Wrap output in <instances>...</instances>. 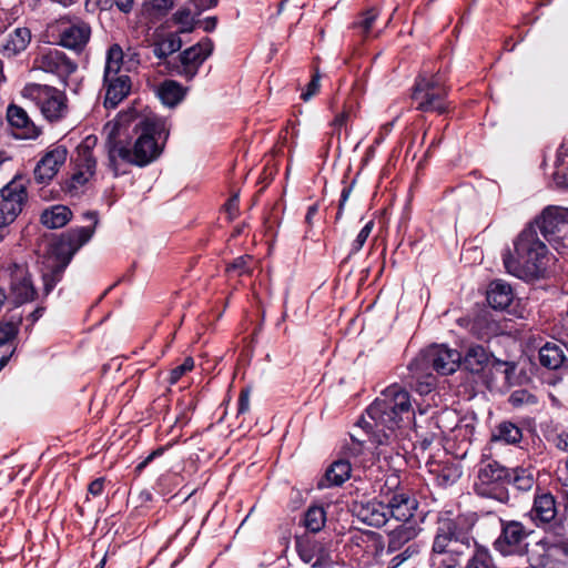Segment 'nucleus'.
Returning <instances> with one entry per match:
<instances>
[{
    "label": "nucleus",
    "mask_w": 568,
    "mask_h": 568,
    "mask_svg": "<svg viewBox=\"0 0 568 568\" xmlns=\"http://www.w3.org/2000/svg\"><path fill=\"white\" fill-rule=\"evenodd\" d=\"M108 166L118 176L119 160L124 163L145 166L156 160L162 145L159 140L168 133L164 122L156 116L139 114L134 110L121 112L104 126Z\"/></svg>",
    "instance_id": "f257e3e1"
},
{
    "label": "nucleus",
    "mask_w": 568,
    "mask_h": 568,
    "mask_svg": "<svg viewBox=\"0 0 568 568\" xmlns=\"http://www.w3.org/2000/svg\"><path fill=\"white\" fill-rule=\"evenodd\" d=\"M475 523L476 515L473 513H439L429 558L433 567L460 568L462 559L471 550L469 532Z\"/></svg>",
    "instance_id": "f03ea898"
},
{
    "label": "nucleus",
    "mask_w": 568,
    "mask_h": 568,
    "mask_svg": "<svg viewBox=\"0 0 568 568\" xmlns=\"http://www.w3.org/2000/svg\"><path fill=\"white\" fill-rule=\"evenodd\" d=\"M366 413L374 423L365 420L368 428H375L374 443L386 445L395 436V430L412 418L410 395L398 384H393L382 392L381 396L368 406Z\"/></svg>",
    "instance_id": "7ed1b4c3"
},
{
    "label": "nucleus",
    "mask_w": 568,
    "mask_h": 568,
    "mask_svg": "<svg viewBox=\"0 0 568 568\" xmlns=\"http://www.w3.org/2000/svg\"><path fill=\"white\" fill-rule=\"evenodd\" d=\"M550 260L546 244L539 239L536 226L527 225L514 241V252L503 255L506 271L525 281L545 275Z\"/></svg>",
    "instance_id": "20e7f679"
},
{
    "label": "nucleus",
    "mask_w": 568,
    "mask_h": 568,
    "mask_svg": "<svg viewBox=\"0 0 568 568\" xmlns=\"http://www.w3.org/2000/svg\"><path fill=\"white\" fill-rule=\"evenodd\" d=\"M84 217L92 221V224L77 227L62 234L52 247L51 253L45 256L42 271L43 290L45 294H49L61 281L63 272L73 255L92 237L98 224L97 213L87 212L84 213Z\"/></svg>",
    "instance_id": "39448f33"
},
{
    "label": "nucleus",
    "mask_w": 568,
    "mask_h": 568,
    "mask_svg": "<svg viewBox=\"0 0 568 568\" xmlns=\"http://www.w3.org/2000/svg\"><path fill=\"white\" fill-rule=\"evenodd\" d=\"M462 366V354L446 345H433L422 352L408 365L415 388L420 394H428L436 385V378L430 368L440 375H450Z\"/></svg>",
    "instance_id": "423d86ee"
},
{
    "label": "nucleus",
    "mask_w": 568,
    "mask_h": 568,
    "mask_svg": "<svg viewBox=\"0 0 568 568\" xmlns=\"http://www.w3.org/2000/svg\"><path fill=\"white\" fill-rule=\"evenodd\" d=\"M22 95L32 101L49 122H58L69 112L65 93L54 87L30 83L22 89Z\"/></svg>",
    "instance_id": "0eeeda50"
},
{
    "label": "nucleus",
    "mask_w": 568,
    "mask_h": 568,
    "mask_svg": "<svg viewBox=\"0 0 568 568\" xmlns=\"http://www.w3.org/2000/svg\"><path fill=\"white\" fill-rule=\"evenodd\" d=\"M510 469L496 460L483 462L478 469L475 491L481 497L496 499L501 504L509 500L508 490L505 487L509 479Z\"/></svg>",
    "instance_id": "6e6552de"
},
{
    "label": "nucleus",
    "mask_w": 568,
    "mask_h": 568,
    "mask_svg": "<svg viewBox=\"0 0 568 568\" xmlns=\"http://www.w3.org/2000/svg\"><path fill=\"white\" fill-rule=\"evenodd\" d=\"M97 143V136L88 135L75 149V154L72 158L73 173L68 184V190L72 195L79 194L82 187L95 175L97 158L93 150Z\"/></svg>",
    "instance_id": "1a4fd4ad"
},
{
    "label": "nucleus",
    "mask_w": 568,
    "mask_h": 568,
    "mask_svg": "<svg viewBox=\"0 0 568 568\" xmlns=\"http://www.w3.org/2000/svg\"><path fill=\"white\" fill-rule=\"evenodd\" d=\"M447 90L436 75L422 74L417 78L412 99L416 109L423 112L444 113L447 110Z\"/></svg>",
    "instance_id": "9d476101"
},
{
    "label": "nucleus",
    "mask_w": 568,
    "mask_h": 568,
    "mask_svg": "<svg viewBox=\"0 0 568 568\" xmlns=\"http://www.w3.org/2000/svg\"><path fill=\"white\" fill-rule=\"evenodd\" d=\"M54 43L81 52L91 37V27L79 18H61L49 27Z\"/></svg>",
    "instance_id": "9b49d317"
},
{
    "label": "nucleus",
    "mask_w": 568,
    "mask_h": 568,
    "mask_svg": "<svg viewBox=\"0 0 568 568\" xmlns=\"http://www.w3.org/2000/svg\"><path fill=\"white\" fill-rule=\"evenodd\" d=\"M529 225L536 226L537 233L540 232L556 250L567 239L568 230V210L548 206L539 217Z\"/></svg>",
    "instance_id": "f8f14e48"
},
{
    "label": "nucleus",
    "mask_w": 568,
    "mask_h": 568,
    "mask_svg": "<svg viewBox=\"0 0 568 568\" xmlns=\"http://www.w3.org/2000/svg\"><path fill=\"white\" fill-rule=\"evenodd\" d=\"M33 68L52 73L67 84L68 78L77 71L78 65L64 52L55 48H40L33 59Z\"/></svg>",
    "instance_id": "ddd939ff"
},
{
    "label": "nucleus",
    "mask_w": 568,
    "mask_h": 568,
    "mask_svg": "<svg viewBox=\"0 0 568 568\" xmlns=\"http://www.w3.org/2000/svg\"><path fill=\"white\" fill-rule=\"evenodd\" d=\"M500 524L501 532L494 542L495 549L504 556L527 554L526 540L531 531L517 520L504 521L500 519Z\"/></svg>",
    "instance_id": "4468645a"
},
{
    "label": "nucleus",
    "mask_w": 568,
    "mask_h": 568,
    "mask_svg": "<svg viewBox=\"0 0 568 568\" xmlns=\"http://www.w3.org/2000/svg\"><path fill=\"white\" fill-rule=\"evenodd\" d=\"M213 49L212 40L203 38L196 44L180 53L179 63L173 67V70L187 81L192 80L203 62L212 54Z\"/></svg>",
    "instance_id": "2eb2a0df"
},
{
    "label": "nucleus",
    "mask_w": 568,
    "mask_h": 568,
    "mask_svg": "<svg viewBox=\"0 0 568 568\" xmlns=\"http://www.w3.org/2000/svg\"><path fill=\"white\" fill-rule=\"evenodd\" d=\"M527 554L532 568H559V564L568 559V544L540 540Z\"/></svg>",
    "instance_id": "dca6fc26"
},
{
    "label": "nucleus",
    "mask_w": 568,
    "mask_h": 568,
    "mask_svg": "<svg viewBox=\"0 0 568 568\" xmlns=\"http://www.w3.org/2000/svg\"><path fill=\"white\" fill-rule=\"evenodd\" d=\"M7 119L17 139L36 140L42 133V129L33 122L22 106L10 104Z\"/></svg>",
    "instance_id": "f3484780"
},
{
    "label": "nucleus",
    "mask_w": 568,
    "mask_h": 568,
    "mask_svg": "<svg viewBox=\"0 0 568 568\" xmlns=\"http://www.w3.org/2000/svg\"><path fill=\"white\" fill-rule=\"evenodd\" d=\"M27 189L23 180L14 178L1 190V202L7 213V220H16L27 201Z\"/></svg>",
    "instance_id": "a211bd4d"
},
{
    "label": "nucleus",
    "mask_w": 568,
    "mask_h": 568,
    "mask_svg": "<svg viewBox=\"0 0 568 568\" xmlns=\"http://www.w3.org/2000/svg\"><path fill=\"white\" fill-rule=\"evenodd\" d=\"M27 189L23 180L14 178L1 190V202L7 213V220H16L27 201Z\"/></svg>",
    "instance_id": "6ab92c4d"
},
{
    "label": "nucleus",
    "mask_w": 568,
    "mask_h": 568,
    "mask_svg": "<svg viewBox=\"0 0 568 568\" xmlns=\"http://www.w3.org/2000/svg\"><path fill=\"white\" fill-rule=\"evenodd\" d=\"M27 189L23 180L14 178L1 190V202L7 213V220H16L27 201Z\"/></svg>",
    "instance_id": "aec40b11"
},
{
    "label": "nucleus",
    "mask_w": 568,
    "mask_h": 568,
    "mask_svg": "<svg viewBox=\"0 0 568 568\" xmlns=\"http://www.w3.org/2000/svg\"><path fill=\"white\" fill-rule=\"evenodd\" d=\"M67 156L68 151L63 145H58L48 151L34 168L36 181L41 184L51 181L64 164Z\"/></svg>",
    "instance_id": "412c9836"
},
{
    "label": "nucleus",
    "mask_w": 568,
    "mask_h": 568,
    "mask_svg": "<svg viewBox=\"0 0 568 568\" xmlns=\"http://www.w3.org/2000/svg\"><path fill=\"white\" fill-rule=\"evenodd\" d=\"M385 503L388 508V516L390 515L403 524H409L408 520L413 517L414 510L417 507L416 499L404 489H396L386 494Z\"/></svg>",
    "instance_id": "4be33fe9"
},
{
    "label": "nucleus",
    "mask_w": 568,
    "mask_h": 568,
    "mask_svg": "<svg viewBox=\"0 0 568 568\" xmlns=\"http://www.w3.org/2000/svg\"><path fill=\"white\" fill-rule=\"evenodd\" d=\"M11 277V292L17 304H23L34 300L37 291L31 282L24 265L13 263L9 267Z\"/></svg>",
    "instance_id": "5701e85b"
},
{
    "label": "nucleus",
    "mask_w": 568,
    "mask_h": 568,
    "mask_svg": "<svg viewBox=\"0 0 568 568\" xmlns=\"http://www.w3.org/2000/svg\"><path fill=\"white\" fill-rule=\"evenodd\" d=\"M517 364L515 362L500 361L493 358L485 376V383L488 388H509L515 384V372Z\"/></svg>",
    "instance_id": "b1692460"
},
{
    "label": "nucleus",
    "mask_w": 568,
    "mask_h": 568,
    "mask_svg": "<svg viewBox=\"0 0 568 568\" xmlns=\"http://www.w3.org/2000/svg\"><path fill=\"white\" fill-rule=\"evenodd\" d=\"M297 551L301 559L311 564L313 568H326L333 562L329 550L324 544L316 540H298Z\"/></svg>",
    "instance_id": "393cba45"
},
{
    "label": "nucleus",
    "mask_w": 568,
    "mask_h": 568,
    "mask_svg": "<svg viewBox=\"0 0 568 568\" xmlns=\"http://www.w3.org/2000/svg\"><path fill=\"white\" fill-rule=\"evenodd\" d=\"M354 511L357 518L364 524L373 527H382L388 520V508L385 499H372L355 505Z\"/></svg>",
    "instance_id": "a878e982"
},
{
    "label": "nucleus",
    "mask_w": 568,
    "mask_h": 568,
    "mask_svg": "<svg viewBox=\"0 0 568 568\" xmlns=\"http://www.w3.org/2000/svg\"><path fill=\"white\" fill-rule=\"evenodd\" d=\"M217 0H189L173 16L174 22L180 26L179 31L191 32L195 26V18L206 9L215 6Z\"/></svg>",
    "instance_id": "bb28decb"
},
{
    "label": "nucleus",
    "mask_w": 568,
    "mask_h": 568,
    "mask_svg": "<svg viewBox=\"0 0 568 568\" xmlns=\"http://www.w3.org/2000/svg\"><path fill=\"white\" fill-rule=\"evenodd\" d=\"M103 88L105 90L104 106L115 108L122 102L131 91V79L126 74L115 77H103Z\"/></svg>",
    "instance_id": "cd10ccee"
},
{
    "label": "nucleus",
    "mask_w": 568,
    "mask_h": 568,
    "mask_svg": "<svg viewBox=\"0 0 568 568\" xmlns=\"http://www.w3.org/2000/svg\"><path fill=\"white\" fill-rule=\"evenodd\" d=\"M557 515L555 497L549 493L536 495L529 516L537 525L551 523Z\"/></svg>",
    "instance_id": "c85d7f7f"
},
{
    "label": "nucleus",
    "mask_w": 568,
    "mask_h": 568,
    "mask_svg": "<svg viewBox=\"0 0 568 568\" xmlns=\"http://www.w3.org/2000/svg\"><path fill=\"white\" fill-rule=\"evenodd\" d=\"M486 298L495 310H505L514 301L513 287L503 280L493 281L487 290Z\"/></svg>",
    "instance_id": "c756f323"
},
{
    "label": "nucleus",
    "mask_w": 568,
    "mask_h": 568,
    "mask_svg": "<svg viewBox=\"0 0 568 568\" xmlns=\"http://www.w3.org/2000/svg\"><path fill=\"white\" fill-rule=\"evenodd\" d=\"M493 358L483 346L471 345L462 356V365L470 373H485L488 371Z\"/></svg>",
    "instance_id": "7c9ffc66"
},
{
    "label": "nucleus",
    "mask_w": 568,
    "mask_h": 568,
    "mask_svg": "<svg viewBox=\"0 0 568 568\" xmlns=\"http://www.w3.org/2000/svg\"><path fill=\"white\" fill-rule=\"evenodd\" d=\"M418 529L413 524H400L388 532L387 554L404 549L417 537Z\"/></svg>",
    "instance_id": "2f4dec72"
},
{
    "label": "nucleus",
    "mask_w": 568,
    "mask_h": 568,
    "mask_svg": "<svg viewBox=\"0 0 568 568\" xmlns=\"http://www.w3.org/2000/svg\"><path fill=\"white\" fill-rule=\"evenodd\" d=\"M30 41V30L28 28H17L4 39L2 52L8 58L16 57L27 49Z\"/></svg>",
    "instance_id": "473e14b6"
},
{
    "label": "nucleus",
    "mask_w": 568,
    "mask_h": 568,
    "mask_svg": "<svg viewBox=\"0 0 568 568\" xmlns=\"http://www.w3.org/2000/svg\"><path fill=\"white\" fill-rule=\"evenodd\" d=\"M352 467L347 460L334 462L325 473V476L318 481V488H328L339 486L351 476Z\"/></svg>",
    "instance_id": "72a5a7b5"
},
{
    "label": "nucleus",
    "mask_w": 568,
    "mask_h": 568,
    "mask_svg": "<svg viewBox=\"0 0 568 568\" xmlns=\"http://www.w3.org/2000/svg\"><path fill=\"white\" fill-rule=\"evenodd\" d=\"M491 442L506 445H516L523 439V430L515 423L504 420L499 423L491 432Z\"/></svg>",
    "instance_id": "f704fd0d"
},
{
    "label": "nucleus",
    "mask_w": 568,
    "mask_h": 568,
    "mask_svg": "<svg viewBox=\"0 0 568 568\" xmlns=\"http://www.w3.org/2000/svg\"><path fill=\"white\" fill-rule=\"evenodd\" d=\"M156 93L163 104L173 108L184 99L186 89L174 80H165L158 87Z\"/></svg>",
    "instance_id": "c9c22d12"
},
{
    "label": "nucleus",
    "mask_w": 568,
    "mask_h": 568,
    "mask_svg": "<svg viewBox=\"0 0 568 568\" xmlns=\"http://www.w3.org/2000/svg\"><path fill=\"white\" fill-rule=\"evenodd\" d=\"M565 359V352L557 343L548 342L539 349V363L547 369L560 368Z\"/></svg>",
    "instance_id": "e433bc0d"
},
{
    "label": "nucleus",
    "mask_w": 568,
    "mask_h": 568,
    "mask_svg": "<svg viewBox=\"0 0 568 568\" xmlns=\"http://www.w3.org/2000/svg\"><path fill=\"white\" fill-rule=\"evenodd\" d=\"M72 216L71 210L65 205H53L41 214V222L49 229L63 227Z\"/></svg>",
    "instance_id": "4c0bfd02"
},
{
    "label": "nucleus",
    "mask_w": 568,
    "mask_h": 568,
    "mask_svg": "<svg viewBox=\"0 0 568 568\" xmlns=\"http://www.w3.org/2000/svg\"><path fill=\"white\" fill-rule=\"evenodd\" d=\"M420 548L418 544L413 542L399 550L387 562V568H413L415 558L419 555Z\"/></svg>",
    "instance_id": "58836bf2"
},
{
    "label": "nucleus",
    "mask_w": 568,
    "mask_h": 568,
    "mask_svg": "<svg viewBox=\"0 0 568 568\" xmlns=\"http://www.w3.org/2000/svg\"><path fill=\"white\" fill-rule=\"evenodd\" d=\"M124 53L122 48L114 43L106 51L104 78L120 75Z\"/></svg>",
    "instance_id": "ea45409f"
},
{
    "label": "nucleus",
    "mask_w": 568,
    "mask_h": 568,
    "mask_svg": "<svg viewBox=\"0 0 568 568\" xmlns=\"http://www.w3.org/2000/svg\"><path fill=\"white\" fill-rule=\"evenodd\" d=\"M182 47V41L178 34L170 33L165 38L153 44V54L159 59H164L172 53L179 51Z\"/></svg>",
    "instance_id": "a19ab883"
},
{
    "label": "nucleus",
    "mask_w": 568,
    "mask_h": 568,
    "mask_svg": "<svg viewBox=\"0 0 568 568\" xmlns=\"http://www.w3.org/2000/svg\"><path fill=\"white\" fill-rule=\"evenodd\" d=\"M326 523V513L322 506H311L304 514L303 525L311 532L320 531Z\"/></svg>",
    "instance_id": "79ce46f5"
},
{
    "label": "nucleus",
    "mask_w": 568,
    "mask_h": 568,
    "mask_svg": "<svg viewBox=\"0 0 568 568\" xmlns=\"http://www.w3.org/2000/svg\"><path fill=\"white\" fill-rule=\"evenodd\" d=\"M507 484H513L520 491H528L535 484V478L529 469L517 467L510 469L509 479Z\"/></svg>",
    "instance_id": "37998d69"
},
{
    "label": "nucleus",
    "mask_w": 568,
    "mask_h": 568,
    "mask_svg": "<svg viewBox=\"0 0 568 568\" xmlns=\"http://www.w3.org/2000/svg\"><path fill=\"white\" fill-rule=\"evenodd\" d=\"M434 471L437 473L438 484L444 487L455 484L462 476V467L454 463L438 465V468Z\"/></svg>",
    "instance_id": "c03bdc74"
},
{
    "label": "nucleus",
    "mask_w": 568,
    "mask_h": 568,
    "mask_svg": "<svg viewBox=\"0 0 568 568\" xmlns=\"http://www.w3.org/2000/svg\"><path fill=\"white\" fill-rule=\"evenodd\" d=\"M21 320L22 317L18 315L0 322V346L16 337Z\"/></svg>",
    "instance_id": "a18cd8bd"
},
{
    "label": "nucleus",
    "mask_w": 568,
    "mask_h": 568,
    "mask_svg": "<svg viewBox=\"0 0 568 568\" xmlns=\"http://www.w3.org/2000/svg\"><path fill=\"white\" fill-rule=\"evenodd\" d=\"M508 403L513 407L519 408V407H523L526 405L537 404V397L526 389H517L510 394V396L508 398Z\"/></svg>",
    "instance_id": "49530a36"
},
{
    "label": "nucleus",
    "mask_w": 568,
    "mask_h": 568,
    "mask_svg": "<svg viewBox=\"0 0 568 568\" xmlns=\"http://www.w3.org/2000/svg\"><path fill=\"white\" fill-rule=\"evenodd\" d=\"M374 229V221H368L362 230L358 232L356 239L353 241L351 245L349 254H356L358 253L362 247L364 246L365 242L369 237L372 231Z\"/></svg>",
    "instance_id": "de8ad7c7"
},
{
    "label": "nucleus",
    "mask_w": 568,
    "mask_h": 568,
    "mask_svg": "<svg viewBox=\"0 0 568 568\" xmlns=\"http://www.w3.org/2000/svg\"><path fill=\"white\" fill-rule=\"evenodd\" d=\"M378 17V11L375 8L367 10L363 17L354 23L356 28H359L362 34L367 37L373 28L374 22Z\"/></svg>",
    "instance_id": "09e8293b"
},
{
    "label": "nucleus",
    "mask_w": 568,
    "mask_h": 568,
    "mask_svg": "<svg viewBox=\"0 0 568 568\" xmlns=\"http://www.w3.org/2000/svg\"><path fill=\"white\" fill-rule=\"evenodd\" d=\"M252 261L253 257L251 255L239 256L227 266V271L235 272L237 275L250 273V263Z\"/></svg>",
    "instance_id": "8fccbe9b"
},
{
    "label": "nucleus",
    "mask_w": 568,
    "mask_h": 568,
    "mask_svg": "<svg viewBox=\"0 0 568 568\" xmlns=\"http://www.w3.org/2000/svg\"><path fill=\"white\" fill-rule=\"evenodd\" d=\"M194 367V361L191 357H186L183 363L175 368H173L170 373V384H175L179 379L187 372L192 371Z\"/></svg>",
    "instance_id": "3c124183"
},
{
    "label": "nucleus",
    "mask_w": 568,
    "mask_h": 568,
    "mask_svg": "<svg viewBox=\"0 0 568 568\" xmlns=\"http://www.w3.org/2000/svg\"><path fill=\"white\" fill-rule=\"evenodd\" d=\"M321 88V74L318 71L314 73L310 83L306 87V90L301 94L303 101L311 100L314 95H316Z\"/></svg>",
    "instance_id": "603ef678"
},
{
    "label": "nucleus",
    "mask_w": 568,
    "mask_h": 568,
    "mask_svg": "<svg viewBox=\"0 0 568 568\" xmlns=\"http://www.w3.org/2000/svg\"><path fill=\"white\" fill-rule=\"evenodd\" d=\"M174 2L173 0H151L150 2V9L155 14H165L172 7Z\"/></svg>",
    "instance_id": "864d4df0"
},
{
    "label": "nucleus",
    "mask_w": 568,
    "mask_h": 568,
    "mask_svg": "<svg viewBox=\"0 0 568 568\" xmlns=\"http://www.w3.org/2000/svg\"><path fill=\"white\" fill-rule=\"evenodd\" d=\"M224 210L226 211L229 219L233 220L239 212V195H233L225 204Z\"/></svg>",
    "instance_id": "5fc2aeb1"
},
{
    "label": "nucleus",
    "mask_w": 568,
    "mask_h": 568,
    "mask_svg": "<svg viewBox=\"0 0 568 568\" xmlns=\"http://www.w3.org/2000/svg\"><path fill=\"white\" fill-rule=\"evenodd\" d=\"M104 488V478L100 477L90 483L88 491L90 495L98 497L102 494Z\"/></svg>",
    "instance_id": "6e6d98bb"
},
{
    "label": "nucleus",
    "mask_w": 568,
    "mask_h": 568,
    "mask_svg": "<svg viewBox=\"0 0 568 568\" xmlns=\"http://www.w3.org/2000/svg\"><path fill=\"white\" fill-rule=\"evenodd\" d=\"M250 408V393L248 390H242L239 398V414L246 413Z\"/></svg>",
    "instance_id": "4d7b16f0"
},
{
    "label": "nucleus",
    "mask_w": 568,
    "mask_h": 568,
    "mask_svg": "<svg viewBox=\"0 0 568 568\" xmlns=\"http://www.w3.org/2000/svg\"><path fill=\"white\" fill-rule=\"evenodd\" d=\"M554 181L558 186L568 189V169L562 172H560V171L555 172Z\"/></svg>",
    "instance_id": "13d9d810"
},
{
    "label": "nucleus",
    "mask_w": 568,
    "mask_h": 568,
    "mask_svg": "<svg viewBox=\"0 0 568 568\" xmlns=\"http://www.w3.org/2000/svg\"><path fill=\"white\" fill-rule=\"evenodd\" d=\"M348 118H349L348 111L344 110L341 113L336 114L335 119L332 122V125L335 129H341L343 125L346 124Z\"/></svg>",
    "instance_id": "bf43d9fd"
},
{
    "label": "nucleus",
    "mask_w": 568,
    "mask_h": 568,
    "mask_svg": "<svg viewBox=\"0 0 568 568\" xmlns=\"http://www.w3.org/2000/svg\"><path fill=\"white\" fill-rule=\"evenodd\" d=\"M133 1L134 0H113L119 10L125 13L132 10Z\"/></svg>",
    "instance_id": "052dcab7"
},
{
    "label": "nucleus",
    "mask_w": 568,
    "mask_h": 568,
    "mask_svg": "<svg viewBox=\"0 0 568 568\" xmlns=\"http://www.w3.org/2000/svg\"><path fill=\"white\" fill-rule=\"evenodd\" d=\"M163 453L162 448L153 450L143 462H141L136 466V470L141 471L151 460H153L156 456H160Z\"/></svg>",
    "instance_id": "680f3d73"
},
{
    "label": "nucleus",
    "mask_w": 568,
    "mask_h": 568,
    "mask_svg": "<svg viewBox=\"0 0 568 568\" xmlns=\"http://www.w3.org/2000/svg\"><path fill=\"white\" fill-rule=\"evenodd\" d=\"M163 453L162 448L153 450L143 462H141L136 466V470L141 471L151 460H153L156 456H160Z\"/></svg>",
    "instance_id": "e2e57ef3"
},
{
    "label": "nucleus",
    "mask_w": 568,
    "mask_h": 568,
    "mask_svg": "<svg viewBox=\"0 0 568 568\" xmlns=\"http://www.w3.org/2000/svg\"><path fill=\"white\" fill-rule=\"evenodd\" d=\"M556 446L560 450H568V433L558 435Z\"/></svg>",
    "instance_id": "0e129e2a"
},
{
    "label": "nucleus",
    "mask_w": 568,
    "mask_h": 568,
    "mask_svg": "<svg viewBox=\"0 0 568 568\" xmlns=\"http://www.w3.org/2000/svg\"><path fill=\"white\" fill-rule=\"evenodd\" d=\"M317 212H318V204L315 203V204H312L311 206H308L307 213L305 216V221L308 225H312L313 219L317 214Z\"/></svg>",
    "instance_id": "69168bd1"
},
{
    "label": "nucleus",
    "mask_w": 568,
    "mask_h": 568,
    "mask_svg": "<svg viewBox=\"0 0 568 568\" xmlns=\"http://www.w3.org/2000/svg\"><path fill=\"white\" fill-rule=\"evenodd\" d=\"M352 185H348V186H345L342 191V194H341V200H339V204H341V211L344 210V206H345V203L347 202L351 193H352Z\"/></svg>",
    "instance_id": "338daca9"
},
{
    "label": "nucleus",
    "mask_w": 568,
    "mask_h": 568,
    "mask_svg": "<svg viewBox=\"0 0 568 568\" xmlns=\"http://www.w3.org/2000/svg\"><path fill=\"white\" fill-rule=\"evenodd\" d=\"M203 30L206 32H211L216 27V19L215 18H207L202 22Z\"/></svg>",
    "instance_id": "774afa93"
}]
</instances>
